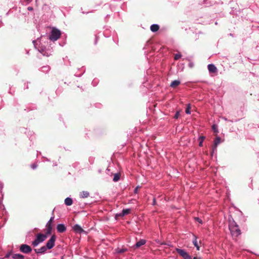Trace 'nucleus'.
I'll use <instances>...</instances> for the list:
<instances>
[{
	"label": "nucleus",
	"mask_w": 259,
	"mask_h": 259,
	"mask_svg": "<svg viewBox=\"0 0 259 259\" xmlns=\"http://www.w3.org/2000/svg\"><path fill=\"white\" fill-rule=\"evenodd\" d=\"M229 228L232 236L237 237L241 234V230L233 218L229 219Z\"/></svg>",
	"instance_id": "nucleus-1"
},
{
	"label": "nucleus",
	"mask_w": 259,
	"mask_h": 259,
	"mask_svg": "<svg viewBox=\"0 0 259 259\" xmlns=\"http://www.w3.org/2000/svg\"><path fill=\"white\" fill-rule=\"evenodd\" d=\"M47 237V235L43 234H38L35 239L32 241V245L34 247L37 246L39 243L44 241Z\"/></svg>",
	"instance_id": "nucleus-2"
},
{
	"label": "nucleus",
	"mask_w": 259,
	"mask_h": 259,
	"mask_svg": "<svg viewBox=\"0 0 259 259\" xmlns=\"http://www.w3.org/2000/svg\"><path fill=\"white\" fill-rule=\"evenodd\" d=\"M60 31L59 29L54 27L52 29L51 34L49 35V39L52 41H56L60 37Z\"/></svg>",
	"instance_id": "nucleus-3"
},
{
	"label": "nucleus",
	"mask_w": 259,
	"mask_h": 259,
	"mask_svg": "<svg viewBox=\"0 0 259 259\" xmlns=\"http://www.w3.org/2000/svg\"><path fill=\"white\" fill-rule=\"evenodd\" d=\"M176 251L184 258V259H192V257L184 249L176 248Z\"/></svg>",
	"instance_id": "nucleus-4"
},
{
	"label": "nucleus",
	"mask_w": 259,
	"mask_h": 259,
	"mask_svg": "<svg viewBox=\"0 0 259 259\" xmlns=\"http://www.w3.org/2000/svg\"><path fill=\"white\" fill-rule=\"evenodd\" d=\"M56 239V237L55 235L51 236V238L48 240L46 243V247L48 249H52L55 246V243Z\"/></svg>",
	"instance_id": "nucleus-5"
},
{
	"label": "nucleus",
	"mask_w": 259,
	"mask_h": 259,
	"mask_svg": "<svg viewBox=\"0 0 259 259\" xmlns=\"http://www.w3.org/2000/svg\"><path fill=\"white\" fill-rule=\"evenodd\" d=\"M19 250L22 253H29L32 251V248L28 245L23 244L20 245Z\"/></svg>",
	"instance_id": "nucleus-6"
},
{
	"label": "nucleus",
	"mask_w": 259,
	"mask_h": 259,
	"mask_svg": "<svg viewBox=\"0 0 259 259\" xmlns=\"http://www.w3.org/2000/svg\"><path fill=\"white\" fill-rule=\"evenodd\" d=\"M54 216L51 217L50 219L49 220V221L48 222V223L47 224L46 226L47 227V235L51 234L52 233V222L54 220Z\"/></svg>",
	"instance_id": "nucleus-7"
},
{
	"label": "nucleus",
	"mask_w": 259,
	"mask_h": 259,
	"mask_svg": "<svg viewBox=\"0 0 259 259\" xmlns=\"http://www.w3.org/2000/svg\"><path fill=\"white\" fill-rule=\"evenodd\" d=\"M73 229L76 233L81 234L85 232L84 230L81 227V226L78 224L75 225L73 227Z\"/></svg>",
	"instance_id": "nucleus-8"
},
{
	"label": "nucleus",
	"mask_w": 259,
	"mask_h": 259,
	"mask_svg": "<svg viewBox=\"0 0 259 259\" xmlns=\"http://www.w3.org/2000/svg\"><path fill=\"white\" fill-rule=\"evenodd\" d=\"M47 249L48 248L46 246H43L39 248L34 249V251L37 254H41L45 253L46 252Z\"/></svg>",
	"instance_id": "nucleus-9"
},
{
	"label": "nucleus",
	"mask_w": 259,
	"mask_h": 259,
	"mask_svg": "<svg viewBox=\"0 0 259 259\" xmlns=\"http://www.w3.org/2000/svg\"><path fill=\"white\" fill-rule=\"evenodd\" d=\"M57 230L59 233H63L66 230V227L63 224H59L57 226Z\"/></svg>",
	"instance_id": "nucleus-10"
},
{
	"label": "nucleus",
	"mask_w": 259,
	"mask_h": 259,
	"mask_svg": "<svg viewBox=\"0 0 259 259\" xmlns=\"http://www.w3.org/2000/svg\"><path fill=\"white\" fill-rule=\"evenodd\" d=\"M207 68L209 72L215 73L217 71V68L213 64H209L207 66Z\"/></svg>",
	"instance_id": "nucleus-11"
},
{
	"label": "nucleus",
	"mask_w": 259,
	"mask_h": 259,
	"mask_svg": "<svg viewBox=\"0 0 259 259\" xmlns=\"http://www.w3.org/2000/svg\"><path fill=\"white\" fill-rule=\"evenodd\" d=\"M38 51L41 53L44 56H49L50 54H49L46 51V48L44 47H39L38 48Z\"/></svg>",
	"instance_id": "nucleus-12"
},
{
	"label": "nucleus",
	"mask_w": 259,
	"mask_h": 259,
	"mask_svg": "<svg viewBox=\"0 0 259 259\" xmlns=\"http://www.w3.org/2000/svg\"><path fill=\"white\" fill-rule=\"evenodd\" d=\"M90 193L87 191H83L79 193V197L81 198H85L89 196Z\"/></svg>",
	"instance_id": "nucleus-13"
},
{
	"label": "nucleus",
	"mask_w": 259,
	"mask_h": 259,
	"mask_svg": "<svg viewBox=\"0 0 259 259\" xmlns=\"http://www.w3.org/2000/svg\"><path fill=\"white\" fill-rule=\"evenodd\" d=\"M12 258L13 259H25V256L20 253H15L12 254Z\"/></svg>",
	"instance_id": "nucleus-14"
},
{
	"label": "nucleus",
	"mask_w": 259,
	"mask_h": 259,
	"mask_svg": "<svg viewBox=\"0 0 259 259\" xmlns=\"http://www.w3.org/2000/svg\"><path fill=\"white\" fill-rule=\"evenodd\" d=\"M193 239L192 240L193 244L195 246V247H196L197 250H199L200 247L199 246L198 243H197V238L196 236H195L194 234L193 235Z\"/></svg>",
	"instance_id": "nucleus-15"
},
{
	"label": "nucleus",
	"mask_w": 259,
	"mask_h": 259,
	"mask_svg": "<svg viewBox=\"0 0 259 259\" xmlns=\"http://www.w3.org/2000/svg\"><path fill=\"white\" fill-rule=\"evenodd\" d=\"M159 29V26L158 24H152L150 26V30L151 31L153 32H155L157 31Z\"/></svg>",
	"instance_id": "nucleus-16"
},
{
	"label": "nucleus",
	"mask_w": 259,
	"mask_h": 259,
	"mask_svg": "<svg viewBox=\"0 0 259 259\" xmlns=\"http://www.w3.org/2000/svg\"><path fill=\"white\" fill-rule=\"evenodd\" d=\"M146 241L144 239H140L139 241H138L136 244H135V246L137 248H139L140 247H141V246L145 244Z\"/></svg>",
	"instance_id": "nucleus-17"
},
{
	"label": "nucleus",
	"mask_w": 259,
	"mask_h": 259,
	"mask_svg": "<svg viewBox=\"0 0 259 259\" xmlns=\"http://www.w3.org/2000/svg\"><path fill=\"white\" fill-rule=\"evenodd\" d=\"M64 203L67 206H70L72 204L73 201L71 198L67 197L64 201Z\"/></svg>",
	"instance_id": "nucleus-18"
},
{
	"label": "nucleus",
	"mask_w": 259,
	"mask_h": 259,
	"mask_svg": "<svg viewBox=\"0 0 259 259\" xmlns=\"http://www.w3.org/2000/svg\"><path fill=\"white\" fill-rule=\"evenodd\" d=\"M50 70V67L48 65L44 66L40 68V71L44 73H48Z\"/></svg>",
	"instance_id": "nucleus-19"
},
{
	"label": "nucleus",
	"mask_w": 259,
	"mask_h": 259,
	"mask_svg": "<svg viewBox=\"0 0 259 259\" xmlns=\"http://www.w3.org/2000/svg\"><path fill=\"white\" fill-rule=\"evenodd\" d=\"M181 82L179 80H175L172 81L170 83V87L175 88L180 84Z\"/></svg>",
	"instance_id": "nucleus-20"
},
{
	"label": "nucleus",
	"mask_w": 259,
	"mask_h": 259,
	"mask_svg": "<svg viewBox=\"0 0 259 259\" xmlns=\"http://www.w3.org/2000/svg\"><path fill=\"white\" fill-rule=\"evenodd\" d=\"M127 251V249L126 248H117V249H115V252L118 254H121Z\"/></svg>",
	"instance_id": "nucleus-21"
},
{
	"label": "nucleus",
	"mask_w": 259,
	"mask_h": 259,
	"mask_svg": "<svg viewBox=\"0 0 259 259\" xmlns=\"http://www.w3.org/2000/svg\"><path fill=\"white\" fill-rule=\"evenodd\" d=\"M130 211H131V209H128V208L123 209L122 210L121 213L119 214V216L123 217V216H124V215L130 213Z\"/></svg>",
	"instance_id": "nucleus-22"
},
{
	"label": "nucleus",
	"mask_w": 259,
	"mask_h": 259,
	"mask_svg": "<svg viewBox=\"0 0 259 259\" xmlns=\"http://www.w3.org/2000/svg\"><path fill=\"white\" fill-rule=\"evenodd\" d=\"M221 143V138L219 137H217L214 140L213 145L217 146Z\"/></svg>",
	"instance_id": "nucleus-23"
},
{
	"label": "nucleus",
	"mask_w": 259,
	"mask_h": 259,
	"mask_svg": "<svg viewBox=\"0 0 259 259\" xmlns=\"http://www.w3.org/2000/svg\"><path fill=\"white\" fill-rule=\"evenodd\" d=\"M120 175L118 173H116L114 175L113 181L114 182H117L120 179Z\"/></svg>",
	"instance_id": "nucleus-24"
},
{
	"label": "nucleus",
	"mask_w": 259,
	"mask_h": 259,
	"mask_svg": "<svg viewBox=\"0 0 259 259\" xmlns=\"http://www.w3.org/2000/svg\"><path fill=\"white\" fill-rule=\"evenodd\" d=\"M190 108H191L190 105V104L188 105L187 108L186 109V111H185L186 114H190L191 113Z\"/></svg>",
	"instance_id": "nucleus-25"
},
{
	"label": "nucleus",
	"mask_w": 259,
	"mask_h": 259,
	"mask_svg": "<svg viewBox=\"0 0 259 259\" xmlns=\"http://www.w3.org/2000/svg\"><path fill=\"white\" fill-rule=\"evenodd\" d=\"M217 146H215L213 145L212 148V152H211V156L213 155L214 153L217 152Z\"/></svg>",
	"instance_id": "nucleus-26"
},
{
	"label": "nucleus",
	"mask_w": 259,
	"mask_h": 259,
	"mask_svg": "<svg viewBox=\"0 0 259 259\" xmlns=\"http://www.w3.org/2000/svg\"><path fill=\"white\" fill-rule=\"evenodd\" d=\"M182 55L181 54H177L175 55L174 59L175 60H178L179 58L181 57Z\"/></svg>",
	"instance_id": "nucleus-27"
},
{
	"label": "nucleus",
	"mask_w": 259,
	"mask_h": 259,
	"mask_svg": "<svg viewBox=\"0 0 259 259\" xmlns=\"http://www.w3.org/2000/svg\"><path fill=\"white\" fill-rule=\"evenodd\" d=\"M194 220L196 221H197L199 223L202 224L203 222L202 221L201 219H200V218H198V217H195L194 218Z\"/></svg>",
	"instance_id": "nucleus-28"
},
{
	"label": "nucleus",
	"mask_w": 259,
	"mask_h": 259,
	"mask_svg": "<svg viewBox=\"0 0 259 259\" xmlns=\"http://www.w3.org/2000/svg\"><path fill=\"white\" fill-rule=\"evenodd\" d=\"M179 115H180V113H179V111H177V112L176 113V114H175V116H174V118H175V119H177V118H179Z\"/></svg>",
	"instance_id": "nucleus-29"
},
{
	"label": "nucleus",
	"mask_w": 259,
	"mask_h": 259,
	"mask_svg": "<svg viewBox=\"0 0 259 259\" xmlns=\"http://www.w3.org/2000/svg\"><path fill=\"white\" fill-rule=\"evenodd\" d=\"M37 165L36 164H35V163H33V164H32L31 165V167L33 169H35L36 167H37Z\"/></svg>",
	"instance_id": "nucleus-30"
},
{
	"label": "nucleus",
	"mask_w": 259,
	"mask_h": 259,
	"mask_svg": "<svg viewBox=\"0 0 259 259\" xmlns=\"http://www.w3.org/2000/svg\"><path fill=\"white\" fill-rule=\"evenodd\" d=\"M205 137L204 136H200L199 137V141H202L203 142L204 140L205 139Z\"/></svg>",
	"instance_id": "nucleus-31"
},
{
	"label": "nucleus",
	"mask_w": 259,
	"mask_h": 259,
	"mask_svg": "<svg viewBox=\"0 0 259 259\" xmlns=\"http://www.w3.org/2000/svg\"><path fill=\"white\" fill-rule=\"evenodd\" d=\"M138 189H139V186H137L136 187L135 189H134V193H138Z\"/></svg>",
	"instance_id": "nucleus-32"
},
{
	"label": "nucleus",
	"mask_w": 259,
	"mask_h": 259,
	"mask_svg": "<svg viewBox=\"0 0 259 259\" xmlns=\"http://www.w3.org/2000/svg\"><path fill=\"white\" fill-rule=\"evenodd\" d=\"M157 242L158 243L160 244L161 245H166V244H167V243H165V242H160L159 241H157Z\"/></svg>",
	"instance_id": "nucleus-33"
},
{
	"label": "nucleus",
	"mask_w": 259,
	"mask_h": 259,
	"mask_svg": "<svg viewBox=\"0 0 259 259\" xmlns=\"http://www.w3.org/2000/svg\"><path fill=\"white\" fill-rule=\"evenodd\" d=\"M199 146L200 147H202L203 146V142L202 141H199Z\"/></svg>",
	"instance_id": "nucleus-34"
},
{
	"label": "nucleus",
	"mask_w": 259,
	"mask_h": 259,
	"mask_svg": "<svg viewBox=\"0 0 259 259\" xmlns=\"http://www.w3.org/2000/svg\"><path fill=\"white\" fill-rule=\"evenodd\" d=\"M156 204V200H155V198H153V203H152V205H154Z\"/></svg>",
	"instance_id": "nucleus-35"
},
{
	"label": "nucleus",
	"mask_w": 259,
	"mask_h": 259,
	"mask_svg": "<svg viewBox=\"0 0 259 259\" xmlns=\"http://www.w3.org/2000/svg\"><path fill=\"white\" fill-rule=\"evenodd\" d=\"M193 66H194V64H193V63H189V66L190 67H193Z\"/></svg>",
	"instance_id": "nucleus-36"
},
{
	"label": "nucleus",
	"mask_w": 259,
	"mask_h": 259,
	"mask_svg": "<svg viewBox=\"0 0 259 259\" xmlns=\"http://www.w3.org/2000/svg\"><path fill=\"white\" fill-rule=\"evenodd\" d=\"M10 253H7V254H6L5 257H6V258H8V257H10Z\"/></svg>",
	"instance_id": "nucleus-37"
},
{
	"label": "nucleus",
	"mask_w": 259,
	"mask_h": 259,
	"mask_svg": "<svg viewBox=\"0 0 259 259\" xmlns=\"http://www.w3.org/2000/svg\"><path fill=\"white\" fill-rule=\"evenodd\" d=\"M27 9L29 11H32V10H33V8L31 7H28Z\"/></svg>",
	"instance_id": "nucleus-38"
},
{
	"label": "nucleus",
	"mask_w": 259,
	"mask_h": 259,
	"mask_svg": "<svg viewBox=\"0 0 259 259\" xmlns=\"http://www.w3.org/2000/svg\"><path fill=\"white\" fill-rule=\"evenodd\" d=\"M97 41H98V37H97V36H96V39H95V45L97 44Z\"/></svg>",
	"instance_id": "nucleus-39"
},
{
	"label": "nucleus",
	"mask_w": 259,
	"mask_h": 259,
	"mask_svg": "<svg viewBox=\"0 0 259 259\" xmlns=\"http://www.w3.org/2000/svg\"><path fill=\"white\" fill-rule=\"evenodd\" d=\"M92 83L93 84V85H94V86H95V85H96V84H95V83H96V81H95V80H94V81L92 82Z\"/></svg>",
	"instance_id": "nucleus-40"
},
{
	"label": "nucleus",
	"mask_w": 259,
	"mask_h": 259,
	"mask_svg": "<svg viewBox=\"0 0 259 259\" xmlns=\"http://www.w3.org/2000/svg\"><path fill=\"white\" fill-rule=\"evenodd\" d=\"M212 128L214 131V132H215V125H213Z\"/></svg>",
	"instance_id": "nucleus-41"
},
{
	"label": "nucleus",
	"mask_w": 259,
	"mask_h": 259,
	"mask_svg": "<svg viewBox=\"0 0 259 259\" xmlns=\"http://www.w3.org/2000/svg\"><path fill=\"white\" fill-rule=\"evenodd\" d=\"M25 1H26L27 3H29L31 1V0H25Z\"/></svg>",
	"instance_id": "nucleus-42"
},
{
	"label": "nucleus",
	"mask_w": 259,
	"mask_h": 259,
	"mask_svg": "<svg viewBox=\"0 0 259 259\" xmlns=\"http://www.w3.org/2000/svg\"><path fill=\"white\" fill-rule=\"evenodd\" d=\"M57 165L56 162L54 163V166H56Z\"/></svg>",
	"instance_id": "nucleus-43"
},
{
	"label": "nucleus",
	"mask_w": 259,
	"mask_h": 259,
	"mask_svg": "<svg viewBox=\"0 0 259 259\" xmlns=\"http://www.w3.org/2000/svg\"><path fill=\"white\" fill-rule=\"evenodd\" d=\"M28 85H26L25 86V89H28Z\"/></svg>",
	"instance_id": "nucleus-44"
},
{
	"label": "nucleus",
	"mask_w": 259,
	"mask_h": 259,
	"mask_svg": "<svg viewBox=\"0 0 259 259\" xmlns=\"http://www.w3.org/2000/svg\"><path fill=\"white\" fill-rule=\"evenodd\" d=\"M166 245L169 246H171V245H170V244H167Z\"/></svg>",
	"instance_id": "nucleus-45"
}]
</instances>
